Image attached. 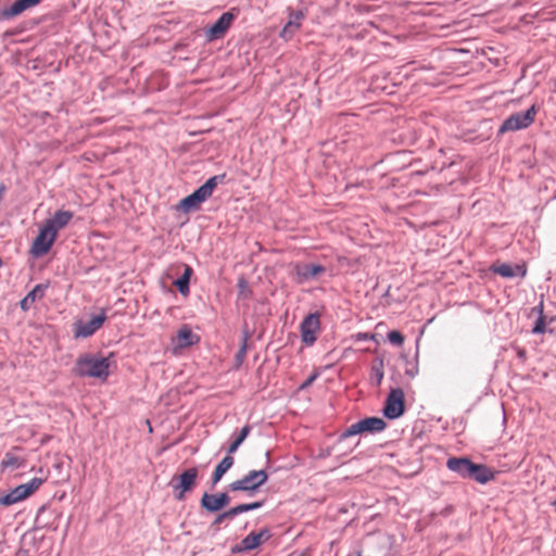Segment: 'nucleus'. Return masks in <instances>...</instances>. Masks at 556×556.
I'll return each mask as SVG.
<instances>
[{
    "label": "nucleus",
    "mask_w": 556,
    "mask_h": 556,
    "mask_svg": "<svg viewBox=\"0 0 556 556\" xmlns=\"http://www.w3.org/2000/svg\"><path fill=\"white\" fill-rule=\"evenodd\" d=\"M79 377L99 378L105 380L110 375L109 357L93 354H81L73 368Z\"/></svg>",
    "instance_id": "obj_1"
},
{
    "label": "nucleus",
    "mask_w": 556,
    "mask_h": 556,
    "mask_svg": "<svg viewBox=\"0 0 556 556\" xmlns=\"http://www.w3.org/2000/svg\"><path fill=\"white\" fill-rule=\"evenodd\" d=\"M224 177L225 175H217L207 179L206 182L194 192L181 199L178 203V208L184 212L198 210L200 205L212 195L218 182L224 180Z\"/></svg>",
    "instance_id": "obj_2"
},
{
    "label": "nucleus",
    "mask_w": 556,
    "mask_h": 556,
    "mask_svg": "<svg viewBox=\"0 0 556 556\" xmlns=\"http://www.w3.org/2000/svg\"><path fill=\"white\" fill-rule=\"evenodd\" d=\"M268 475L265 470H251L241 479L229 484L231 491L253 492L266 483Z\"/></svg>",
    "instance_id": "obj_3"
},
{
    "label": "nucleus",
    "mask_w": 556,
    "mask_h": 556,
    "mask_svg": "<svg viewBox=\"0 0 556 556\" xmlns=\"http://www.w3.org/2000/svg\"><path fill=\"white\" fill-rule=\"evenodd\" d=\"M386 421L380 417H367L355 424H352L342 434L341 439L362 433H375L384 430Z\"/></svg>",
    "instance_id": "obj_4"
},
{
    "label": "nucleus",
    "mask_w": 556,
    "mask_h": 556,
    "mask_svg": "<svg viewBox=\"0 0 556 556\" xmlns=\"http://www.w3.org/2000/svg\"><path fill=\"white\" fill-rule=\"evenodd\" d=\"M536 115V108L532 105L526 112H518L511 114L504 121L500 128V132L516 131L523 128H528L533 124Z\"/></svg>",
    "instance_id": "obj_5"
},
{
    "label": "nucleus",
    "mask_w": 556,
    "mask_h": 556,
    "mask_svg": "<svg viewBox=\"0 0 556 556\" xmlns=\"http://www.w3.org/2000/svg\"><path fill=\"white\" fill-rule=\"evenodd\" d=\"M238 9H231L220 15V17L206 29L205 36L208 41L223 38L230 28L232 22L238 16Z\"/></svg>",
    "instance_id": "obj_6"
},
{
    "label": "nucleus",
    "mask_w": 556,
    "mask_h": 556,
    "mask_svg": "<svg viewBox=\"0 0 556 556\" xmlns=\"http://www.w3.org/2000/svg\"><path fill=\"white\" fill-rule=\"evenodd\" d=\"M56 237L54 236V232H51L50 229H47L43 225L39 229V233L34 239L29 253L34 257H41L46 255L53 243L55 242Z\"/></svg>",
    "instance_id": "obj_7"
},
{
    "label": "nucleus",
    "mask_w": 556,
    "mask_h": 556,
    "mask_svg": "<svg viewBox=\"0 0 556 556\" xmlns=\"http://www.w3.org/2000/svg\"><path fill=\"white\" fill-rule=\"evenodd\" d=\"M301 338L306 345H312L320 332V318L317 313L307 315L300 325Z\"/></svg>",
    "instance_id": "obj_8"
},
{
    "label": "nucleus",
    "mask_w": 556,
    "mask_h": 556,
    "mask_svg": "<svg viewBox=\"0 0 556 556\" xmlns=\"http://www.w3.org/2000/svg\"><path fill=\"white\" fill-rule=\"evenodd\" d=\"M105 320L106 314L104 311H101L100 314L92 316L91 319L87 323L81 320L76 321L74 324V337L76 339L91 337L97 330H99L103 326Z\"/></svg>",
    "instance_id": "obj_9"
},
{
    "label": "nucleus",
    "mask_w": 556,
    "mask_h": 556,
    "mask_svg": "<svg viewBox=\"0 0 556 556\" xmlns=\"http://www.w3.org/2000/svg\"><path fill=\"white\" fill-rule=\"evenodd\" d=\"M404 392L402 389H393L386 401L383 409L384 415L390 419H395L404 413Z\"/></svg>",
    "instance_id": "obj_10"
},
{
    "label": "nucleus",
    "mask_w": 556,
    "mask_h": 556,
    "mask_svg": "<svg viewBox=\"0 0 556 556\" xmlns=\"http://www.w3.org/2000/svg\"><path fill=\"white\" fill-rule=\"evenodd\" d=\"M326 268L319 264H301L295 263L293 265L294 280L298 283H304L308 280L315 279L318 276L325 274Z\"/></svg>",
    "instance_id": "obj_11"
},
{
    "label": "nucleus",
    "mask_w": 556,
    "mask_h": 556,
    "mask_svg": "<svg viewBox=\"0 0 556 556\" xmlns=\"http://www.w3.org/2000/svg\"><path fill=\"white\" fill-rule=\"evenodd\" d=\"M288 12V22L280 31V37L283 38L285 40L291 39L293 35L300 30L302 22L306 16V12L302 10L294 11L291 8H289Z\"/></svg>",
    "instance_id": "obj_12"
},
{
    "label": "nucleus",
    "mask_w": 556,
    "mask_h": 556,
    "mask_svg": "<svg viewBox=\"0 0 556 556\" xmlns=\"http://www.w3.org/2000/svg\"><path fill=\"white\" fill-rule=\"evenodd\" d=\"M198 473V468L191 467L179 475L178 483L174 485V489L178 491V494H176L177 500H184L185 493L193 489L197 482Z\"/></svg>",
    "instance_id": "obj_13"
},
{
    "label": "nucleus",
    "mask_w": 556,
    "mask_h": 556,
    "mask_svg": "<svg viewBox=\"0 0 556 556\" xmlns=\"http://www.w3.org/2000/svg\"><path fill=\"white\" fill-rule=\"evenodd\" d=\"M270 533L264 529L260 532H251L248 534L237 546L233 547V552L242 553L249 552L258 547L262 543L269 540Z\"/></svg>",
    "instance_id": "obj_14"
},
{
    "label": "nucleus",
    "mask_w": 556,
    "mask_h": 556,
    "mask_svg": "<svg viewBox=\"0 0 556 556\" xmlns=\"http://www.w3.org/2000/svg\"><path fill=\"white\" fill-rule=\"evenodd\" d=\"M73 218V213L71 211H56L52 217L46 219L43 222V226L47 229H50L51 232H54V236L58 238V232L66 227Z\"/></svg>",
    "instance_id": "obj_15"
},
{
    "label": "nucleus",
    "mask_w": 556,
    "mask_h": 556,
    "mask_svg": "<svg viewBox=\"0 0 556 556\" xmlns=\"http://www.w3.org/2000/svg\"><path fill=\"white\" fill-rule=\"evenodd\" d=\"M494 274L504 278H513L516 276L525 277L527 268L525 265H510L506 263H495L490 268Z\"/></svg>",
    "instance_id": "obj_16"
},
{
    "label": "nucleus",
    "mask_w": 556,
    "mask_h": 556,
    "mask_svg": "<svg viewBox=\"0 0 556 556\" xmlns=\"http://www.w3.org/2000/svg\"><path fill=\"white\" fill-rule=\"evenodd\" d=\"M473 464L466 457H451L446 462V467L454 472H457L463 478H469L472 471Z\"/></svg>",
    "instance_id": "obj_17"
},
{
    "label": "nucleus",
    "mask_w": 556,
    "mask_h": 556,
    "mask_svg": "<svg viewBox=\"0 0 556 556\" xmlns=\"http://www.w3.org/2000/svg\"><path fill=\"white\" fill-rule=\"evenodd\" d=\"M199 340V336L193 333L190 327L187 325L179 328L175 338L176 346L179 349L191 346L198 343Z\"/></svg>",
    "instance_id": "obj_18"
},
{
    "label": "nucleus",
    "mask_w": 556,
    "mask_h": 556,
    "mask_svg": "<svg viewBox=\"0 0 556 556\" xmlns=\"http://www.w3.org/2000/svg\"><path fill=\"white\" fill-rule=\"evenodd\" d=\"M39 2L40 0H16L3 11V16L9 18L20 15L25 10L37 5Z\"/></svg>",
    "instance_id": "obj_19"
},
{
    "label": "nucleus",
    "mask_w": 556,
    "mask_h": 556,
    "mask_svg": "<svg viewBox=\"0 0 556 556\" xmlns=\"http://www.w3.org/2000/svg\"><path fill=\"white\" fill-rule=\"evenodd\" d=\"M28 497V491L24 489V486L21 484L13 489L10 493L7 495L0 497V504L3 506H10L13 505L20 501H23Z\"/></svg>",
    "instance_id": "obj_20"
},
{
    "label": "nucleus",
    "mask_w": 556,
    "mask_h": 556,
    "mask_svg": "<svg viewBox=\"0 0 556 556\" xmlns=\"http://www.w3.org/2000/svg\"><path fill=\"white\" fill-rule=\"evenodd\" d=\"M47 289L43 285H37L21 301L20 305L23 311H28L36 300L42 299L45 290Z\"/></svg>",
    "instance_id": "obj_21"
},
{
    "label": "nucleus",
    "mask_w": 556,
    "mask_h": 556,
    "mask_svg": "<svg viewBox=\"0 0 556 556\" xmlns=\"http://www.w3.org/2000/svg\"><path fill=\"white\" fill-rule=\"evenodd\" d=\"M469 478L476 480L479 483H486L494 479V473L484 465L473 464V468Z\"/></svg>",
    "instance_id": "obj_22"
},
{
    "label": "nucleus",
    "mask_w": 556,
    "mask_h": 556,
    "mask_svg": "<svg viewBox=\"0 0 556 556\" xmlns=\"http://www.w3.org/2000/svg\"><path fill=\"white\" fill-rule=\"evenodd\" d=\"M235 463L233 457L231 454H228L225 456L219 464L216 466L213 475H212V484L215 485L217 482L220 481L223 476L232 467Z\"/></svg>",
    "instance_id": "obj_23"
},
{
    "label": "nucleus",
    "mask_w": 556,
    "mask_h": 556,
    "mask_svg": "<svg viewBox=\"0 0 556 556\" xmlns=\"http://www.w3.org/2000/svg\"><path fill=\"white\" fill-rule=\"evenodd\" d=\"M192 274H193L192 268L189 265L184 264L182 276L174 282V285L178 288L179 292L182 295H187L189 293V282H190V278H191Z\"/></svg>",
    "instance_id": "obj_24"
},
{
    "label": "nucleus",
    "mask_w": 556,
    "mask_h": 556,
    "mask_svg": "<svg viewBox=\"0 0 556 556\" xmlns=\"http://www.w3.org/2000/svg\"><path fill=\"white\" fill-rule=\"evenodd\" d=\"M201 506L210 513L223 509L216 494L204 493L201 497Z\"/></svg>",
    "instance_id": "obj_25"
},
{
    "label": "nucleus",
    "mask_w": 556,
    "mask_h": 556,
    "mask_svg": "<svg viewBox=\"0 0 556 556\" xmlns=\"http://www.w3.org/2000/svg\"><path fill=\"white\" fill-rule=\"evenodd\" d=\"M384 377V364L382 358H375L370 367V378L379 386Z\"/></svg>",
    "instance_id": "obj_26"
},
{
    "label": "nucleus",
    "mask_w": 556,
    "mask_h": 556,
    "mask_svg": "<svg viewBox=\"0 0 556 556\" xmlns=\"http://www.w3.org/2000/svg\"><path fill=\"white\" fill-rule=\"evenodd\" d=\"M261 506H262L261 502H254V503H249V504H240V505H237V506L230 508L228 510V515H230V517L232 519L233 517H236L239 514H242V513H245V511H250V510L260 508Z\"/></svg>",
    "instance_id": "obj_27"
},
{
    "label": "nucleus",
    "mask_w": 556,
    "mask_h": 556,
    "mask_svg": "<svg viewBox=\"0 0 556 556\" xmlns=\"http://www.w3.org/2000/svg\"><path fill=\"white\" fill-rule=\"evenodd\" d=\"M250 430H251V427H250V426H244V427L241 429V431H240V433H239L238 438H237V439H236V440H235V441L229 445V447H228V454H232V453H235V452L238 450V447L240 446V444H241V443L245 440V438L249 435Z\"/></svg>",
    "instance_id": "obj_28"
},
{
    "label": "nucleus",
    "mask_w": 556,
    "mask_h": 556,
    "mask_svg": "<svg viewBox=\"0 0 556 556\" xmlns=\"http://www.w3.org/2000/svg\"><path fill=\"white\" fill-rule=\"evenodd\" d=\"M248 337L244 336L241 342V346L235 355V367L238 369L244 362L247 355Z\"/></svg>",
    "instance_id": "obj_29"
},
{
    "label": "nucleus",
    "mask_w": 556,
    "mask_h": 556,
    "mask_svg": "<svg viewBox=\"0 0 556 556\" xmlns=\"http://www.w3.org/2000/svg\"><path fill=\"white\" fill-rule=\"evenodd\" d=\"M237 287H238V295H239V298L248 299V298L251 296L252 291H251V289L249 287L248 280L244 277H240L238 279Z\"/></svg>",
    "instance_id": "obj_30"
},
{
    "label": "nucleus",
    "mask_w": 556,
    "mask_h": 556,
    "mask_svg": "<svg viewBox=\"0 0 556 556\" xmlns=\"http://www.w3.org/2000/svg\"><path fill=\"white\" fill-rule=\"evenodd\" d=\"M21 465V459L11 453H7L1 462L2 468H18Z\"/></svg>",
    "instance_id": "obj_31"
},
{
    "label": "nucleus",
    "mask_w": 556,
    "mask_h": 556,
    "mask_svg": "<svg viewBox=\"0 0 556 556\" xmlns=\"http://www.w3.org/2000/svg\"><path fill=\"white\" fill-rule=\"evenodd\" d=\"M388 339L392 344H395L397 346H401L404 343V336L396 330L390 331L388 333Z\"/></svg>",
    "instance_id": "obj_32"
},
{
    "label": "nucleus",
    "mask_w": 556,
    "mask_h": 556,
    "mask_svg": "<svg viewBox=\"0 0 556 556\" xmlns=\"http://www.w3.org/2000/svg\"><path fill=\"white\" fill-rule=\"evenodd\" d=\"M542 314H543V305L541 304L540 317L536 320V323L533 327V330H532L534 333H542L545 331V320H544V316Z\"/></svg>",
    "instance_id": "obj_33"
},
{
    "label": "nucleus",
    "mask_w": 556,
    "mask_h": 556,
    "mask_svg": "<svg viewBox=\"0 0 556 556\" xmlns=\"http://www.w3.org/2000/svg\"><path fill=\"white\" fill-rule=\"evenodd\" d=\"M42 483V480L39 478H34L30 482L22 484L24 489L28 491V496L33 494Z\"/></svg>",
    "instance_id": "obj_34"
},
{
    "label": "nucleus",
    "mask_w": 556,
    "mask_h": 556,
    "mask_svg": "<svg viewBox=\"0 0 556 556\" xmlns=\"http://www.w3.org/2000/svg\"><path fill=\"white\" fill-rule=\"evenodd\" d=\"M231 519L230 515H228V510L219 514L215 520L212 522L211 527L215 528V531H218V526L225 520Z\"/></svg>",
    "instance_id": "obj_35"
},
{
    "label": "nucleus",
    "mask_w": 556,
    "mask_h": 556,
    "mask_svg": "<svg viewBox=\"0 0 556 556\" xmlns=\"http://www.w3.org/2000/svg\"><path fill=\"white\" fill-rule=\"evenodd\" d=\"M217 497H218V501H219V504L222 506V508L226 507L229 502H230V497L228 496L227 493H219V494H216Z\"/></svg>",
    "instance_id": "obj_36"
},
{
    "label": "nucleus",
    "mask_w": 556,
    "mask_h": 556,
    "mask_svg": "<svg viewBox=\"0 0 556 556\" xmlns=\"http://www.w3.org/2000/svg\"><path fill=\"white\" fill-rule=\"evenodd\" d=\"M317 375L311 376L302 386L301 389L307 388L316 379Z\"/></svg>",
    "instance_id": "obj_37"
},
{
    "label": "nucleus",
    "mask_w": 556,
    "mask_h": 556,
    "mask_svg": "<svg viewBox=\"0 0 556 556\" xmlns=\"http://www.w3.org/2000/svg\"><path fill=\"white\" fill-rule=\"evenodd\" d=\"M359 556V555H358Z\"/></svg>",
    "instance_id": "obj_38"
}]
</instances>
